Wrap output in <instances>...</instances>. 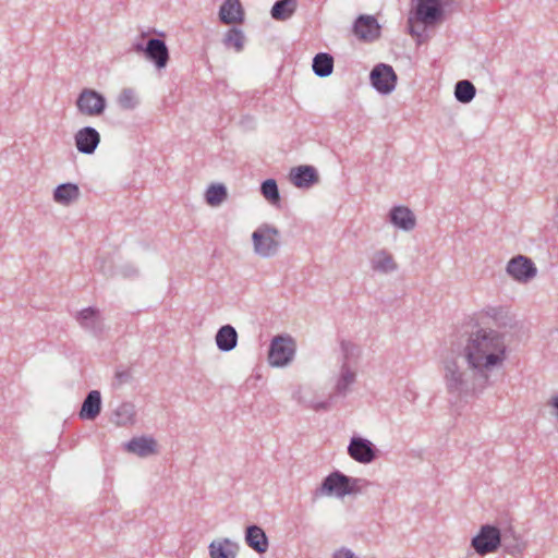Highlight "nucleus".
Instances as JSON below:
<instances>
[{"instance_id": "1", "label": "nucleus", "mask_w": 558, "mask_h": 558, "mask_svg": "<svg viewBox=\"0 0 558 558\" xmlns=\"http://www.w3.org/2000/svg\"><path fill=\"white\" fill-rule=\"evenodd\" d=\"M464 356L473 369L481 373L490 372L501 366L506 360L505 338L493 329H480L470 335Z\"/></svg>"}, {"instance_id": "2", "label": "nucleus", "mask_w": 558, "mask_h": 558, "mask_svg": "<svg viewBox=\"0 0 558 558\" xmlns=\"http://www.w3.org/2000/svg\"><path fill=\"white\" fill-rule=\"evenodd\" d=\"M323 490L328 495L342 498L345 495L359 493L360 488L357 487V480H351L339 472H335L325 478Z\"/></svg>"}, {"instance_id": "3", "label": "nucleus", "mask_w": 558, "mask_h": 558, "mask_svg": "<svg viewBox=\"0 0 558 558\" xmlns=\"http://www.w3.org/2000/svg\"><path fill=\"white\" fill-rule=\"evenodd\" d=\"M76 107L84 116H98L105 109V97L90 88H84L77 99Z\"/></svg>"}, {"instance_id": "4", "label": "nucleus", "mask_w": 558, "mask_h": 558, "mask_svg": "<svg viewBox=\"0 0 558 558\" xmlns=\"http://www.w3.org/2000/svg\"><path fill=\"white\" fill-rule=\"evenodd\" d=\"M295 350V344L291 338L276 337L269 350V363L275 366L286 365L291 361Z\"/></svg>"}, {"instance_id": "5", "label": "nucleus", "mask_w": 558, "mask_h": 558, "mask_svg": "<svg viewBox=\"0 0 558 558\" xmlns=\"http://www.w3.org/2000/svg\"><path fill=\"white\" fill-rule=\"evenodd\" d=\"M500 545V532L497 527L485 525L473 538L472 546L480 555L495 551Z\"/></svg>"}, {"instance_id": "6", "label": "nucleus", "mask_w": 558, "mask_h": 558, "mask_svg": "<svg viewBox=\"0 0 558 558\" xmlns=\"http://www.w3.org/2000/svg\"><path fill=\"white\" fill-rule=\"evenodd\" d=\"M415 13L423 24L434 25L442 19V0H416Z\"/></svg>"}, {"instance_id": "7", "label": "nucleus", "mask_w": 558, "mask_h": 558, "mask_svg": "<svg viewBox=\"0 0 558 558\" xmlns=\"http://www.w3.org/2000/svg\"><path fill=\"white\" fill-rule=\"evenodd\" d=\"M507 271L515 281L527 282L536 276L537 270L530 258L518 255L509 260Z\"/></svg>"}, {"instance_id": "8", "label": "nucleus", "mask_w": 558, "mask_h": 558, "mask_svg": "<svg viewBox=\"0 0 558 558\" xmlns=\"http://www.w3.org/2000/svg\"><path fill=\"white\" fill-rule=\"evenodd\" d=\"M371 81L379 93L388 94L396 86L397 75L390 65L378 64L371 72Z\"/></svg>"}, {"instance_id": "9", "label": "nucleus", "mask_w": 558, "mask_h": 558, "mask_svg": "<svg viewBox=\"0 0 558 558\" xmlns=\"http://www.w3.org/2000/svg\"><path fill=\"white\" fill-rule=\"evenodd\" d=\"M277 231L270 228H260L253 233V241L255 251L263 255L269 256L275 253L277 248L276 241Z\"/></svg>"}, {"instance_id": "10", "label": "nucleus", "mask_w": 558, "mask_h": 558, "mask_svg": "<svg viewBox=\"0 0 558 558\" xmlns=\"http://www.w3.org/2000/svg\"><path fill=\"white\" fill-rule=\"evenodd\" d=\"M100 142V134L92 126H85L75 134V146L82 154H93Z\"/></svg>"}, {"instance_id": "11", "label": "nucleus", "mask_w": 558, "mask_h": 558, "mask_svg": "<svg viewBox=\"0 0 558 558\" xmlns=\"http://www.w3.org/2000/svg\"><path fill=\"white\" fill-rule=\"evenodd\" d=\"M80 325L90 331L95 336H99L102 331V318L99 310L87 307L77 313L76 316Z\"/></svg>"}, {"instance_id": "12", "label": "nucleus", "mask_w": 558, "mask_h": 558, "mask_svg": "<svg viewBox=\"0 0 558 558\" xmlns=\"http://www.w3.org/2000/svg\"><path fill=\"white\" fill-rule=\"evenodd\" d=\"M101 412V393L98 390H92L85 397L78 416L84 421L95 420Z\"/></svg>"}, {"instance_id": "13", "label": "nucleus", "mask_w": 558, "mask_h": 558, "mask_svg": "<svg viewBox=\"0 0 558 558\" xmlns=\"http://www.w3.org/2000/svg\"><path fill=\"white\" fill-rule=\"evenodd\" d=\"M145 54L158 69L165 68L169 60L168 48L160 39L148 40Z\"/></svg>"}, {"instance_id": "14", "label": "nucleus", "mask_w": 558, "mask_h": 558, "mask_svg": "<svg viewBox=\"0 0 558 558\" xmlns=\"http://www.w3.org/2000/svg\"><path fill=\"white\" fill-rule=\"evenodd\" d=\"M219 17L225 24L242 23L244 11L240 0H226L220 7Z\"/></svg>"}, {"instance_id": "15", "label": "nucleus", "mask_w": 558, "mask_h": 558, "mask_svg": "<svg viewBox=\"0 0 558 558\" xmlns=\"http://www.w3.org/2000/svg\"><path fill=\"white\" fill-rule=\"evenodd\" d=\"M290 180L298 187H308L318 181V174L312 166H299L291 169Z\"/></svg>"}, {"instance_id": "16", "label": "nucleus", "mask_w": 558, "mask_h": 558, "mask_svg": "<svg viewBox=\"0 0 558 558\" xmlns=\"http://www.w3.org/2000/svg\"><path fill=\"white\" fill-rule=\"evenodd\" d=\"M348 451L351 458L361 463H369L374 459L372 444L362 438H353Z\"/></svg>"}, {"instance_id": "17", "label": "nucleus", "mask_w": 558, "mask_h": 558, "mask_svg": "<svg viewBox=\"0 0 558 558\" xmlns=\"http://www.w3.org/2000/svg\"><path fill=\"white\" fill-rule=\"evenodd\" d=\"M81 196V191L77 184L75 183H62L59 184L53 190V201L57 204L69 206L70 204L76 202Z\"/></svg>"}, {"instance_id": "18", "label": "nucleus", "mask_w": 558, "mask_h": 558, "mask_svg": "<svg viewBox=\"0 0 558 558\" xmlns=\"http://www.w3.org/2000/svg\"><path fill=\"white\" fill-rule=\"evenodd\" d=\"M355 35L364 40H373L379 35V25L371 16H361L354 25Z\"/></svg>"}, {"instance_id": "19", "label": "nucleus", "mask_w": 558, "mask_h": 558, "mask_svg": "<svg viewBox=\"0 0 558 558\" xmlns=\"http://www.w3.org/2000/svg\"><path fill=\"white\" fill-rule=\"evenodd\" d=\"M245 541L251 548L259 554L266 553L268 549L267 536L259 526L247 527Z\"/></svg>"}, {"instance_id": "20", "label": "nucleus", "mask_w": 558, "mask_h": 558, "mask_svg": "<svg viewBox=\"0 0 558 558\" xmlns=\"http://www.w3.org/2000/svg\"><path fill=\"white\" fill-rule=\"evenodd\" d=\"M238 553L236 544L229 539L214 541L209 545L210 558H235Z\"/></svg>"}, {"instance_id": "21", "label": "nucleus", "mask_w": 558, "mask_h": 558, "mask_svg": "<svg viewBox=\"0 0 558 558\" xmlns=\"http://www.w3.org/2000/svg\"><path fill=\"white\" fill-rule=\"evenodd\" d=\"M156 441L151 438L141 437L132 439L126 448L130 452H133L140 457H146L156 452Z\"/></svg>"}, {"instance_id": "22", "label": "nucleus", "mask_w": 558, "mask_h": 558, "mask_svg": "<svg viewBox=\"0 0 558 558\" xmlns=\"http://www.w3.org/2000/svg\"><path fill=\"white\" fill-rule=\"evenodd\" d=\"M298 7V0H279L271 9V17L276 21H286L290 19Z\"/></svg>"}, {"instance_id": "23", "label": "nucleus", "mask_w": 558, "mask_h": 558, "mask_svg": "<svg viewBox=\"0 0 558 558\" xmlns=\"http://www.w3.org/2000/svg\"><path fill=\"white\" fill-rule=\"evenodd\" d=\"M391 221L404 230H411L415 226V218L407 207H396L391 211Z\"/></svg>"}, {"instance_id": "24", "label": "nucleus", "mask_w": 558, "mask_h": 558, "mask_svg": "<svg viewBox=\"0 0 558 558\" xmlns=\"http://www.w3.org/2000/svg\"><path fill=\"white\" fill-rule=\"evenodd\" d=\"M238 335L233 327L227 325L219 329L216 342L220 350L229 351L236 344Z\"/></svg>"}, {"instance_id": "25", "label": "nucleus", "mask_w": 558, "mask_h": 558, "mask_svg": "<svg viewBox=\"0 0 558 558\" xmlns=\"http://www.w3.org/2000/svg\"><path fill=\"white\" fill-rule=\"evenodd\" d=\"M333 59L328 53H318L313 60V71L318 76H328L332 73Z\"/></svg>"}, {"instance_id": "26", "label": "nucleus", "mask_w": 558, "mask_h": 558, "mask_svg": "<svg viewBox=\"0 0 558 558\" xmlns=\"http://www.w3.org/2000/svg\"><path fill=\"white\" fill-rule=\"evenodd\" d=\"M227 189L223 184L216 183L211 184L206 193L205 198L208 205L215 207L219 206L227 198Z\"/></svg>"}, {"instance_id": "27", "label": "nucleus", "mask_w": 558, "mask_h": 558, "mask_svg": "<svg viewBox=\"0 0 558 558\" xmlns=\"http://www.w3.org/2000/svg\"><path fill=\"white\" fill-rule=\"evenodd\" d=\"M454 95L461 102H469L475 96V87L469 81H460L456 85Z\"/></svg>"}, {"instance_id": "28", "label": "nucleus", "mask_w": 558, "mask_h": 558, "mask_svg": "<svg viewBox=\"0 0 558 558\" xmlns=\"http://www.w3.org/2000/svg\"><path fill=\"white\" fill-rule=\"evenodd\" d=\"M373 267L376 270L388 272L396 268V264L390 255L385 252H378L373 258Z\"/></svg>"}, {"instance_id": "29", "label": "nucleus", "mask_w": 558, "mask_h": 558, "mask_svg": "<svg viewBox=\"0 0 558 558\" xmlns=\"http://www.w3.org/2000/svg\"><path fill=\"white\" fill-rule=\"evenodd\" d=\"M134 412L131 404L121 405L113 415L117 425H126L133 421Z\"/></svg>"}, {"instance_id": "30", "label": "nucleus", "mask_w": 558, "mask_h": 558, "mask_svg": "<svg viewBox=\"0 0 558 558\" xmlns=\"http://www.w3.org/2000/svg\"><path fill=\"white\" fill-rule=\"evenodd\" d=\"M225 44L233 47L236 51H241L244 46V36L240 29L233 28L226 34Z\"/></svg>"}, {"instance_id": "31", "label": "nucleus", "mask_w": 558, "mask_h": 558, "mask_svg": "<svg viewBox=\"0 0 558 558\" xmlns=\"http://www.w3.org/2000/svg\"><path fill=\"white\" fill-rule=\"evenodd\" d=\"M262 193H263L264 197L267 201H269L270 203L276 204L279 202V192H278V186H277V183L275 180H272V179L266 180L262 184Z\"/></svg>"}, {"instance_id": "32", "label": "nucleus", "mask_w": 558, "mask_h": 558, "mask_svg": "<svg viewBox=\"0 0 558 558\" xmlns=\"http://www.w3.org/2000/svg\"><path fill=\"white\" fill-rule=\"evenodd\" d=\"M138 102V98L132 89H124L119 96V104L125 109L134 108Z\"/></svg>"}, {"instance_id": "33", "label": "nucleus", "mask_w": 558, "mask_h": 558, "mask_svg": "<svg viewBox=\"0 0 558 558\" xmlns=\"http://www.w3.org/2000/svg\"><path fill=\"white\" fill-rule=\"evenodd\" d=\"M129 377H130L129 371H123V372H117L116 373V379H117L118 384L123 383L124 379H126Z\"/></svg>"}, {"instance_id": "34", "label": "nucleus", "mask_w": 558, "mask_h": 558, "mask_svg": "<svg viewBox=\"0 0 558 558\" xmlns=\"http://www.w3.org/2000/svg\"><path fill=\"white\" fill-rule=\"evenodd\" d=\"M333 558H355L350 550H339L335 554Z\"/></svg>"}, {"instance_id": "35", "label": "nucleus", "mask_w": 558, "mask_h": 558, "mask_svg": "<svg viewBox=\"0 0 558 558\" xmlns=\"http://www.w3.org/2000/svg\"><path fill=\"white\" fill-rule=\"evenodd\" d=\"M551 405L556 409V415L558 416V395L553 397Z\"/></svg>"}]
</instances>
